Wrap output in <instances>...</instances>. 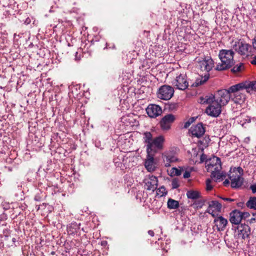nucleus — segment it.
<instances>
[{
  "mask_svg": "<svg viewBox=\"0 0 256 256\" xmlns=\"http://www.w3.org/2000/svg\"><path fill=\"white\" fill-rule=\"evenodd\" d=\"M255 84H251L250 80H245L230 86L232 101L240 105L244 104L246 98V94L250 95L254 92L253 90H256Z\"/></svg>",
  "mask_w": 256,
  "mask_h": 256,
  "instance_id": "nucleus-1",
  "label": "nucleus"
},
{
  "mask_svg": "<svg viewBox=\"0 0 256 256\" xmlns=\"http://www.w3.org/2000/svg\"><path fill=\"white\" fill-rule=\"evenodd\" d=\"M198 62L200 70L204 74V76H200L196 79L192 86L196 87L205 83L210 78L209 72L214 67V61L210 56H204L199 60Z\"/></svg>",
  "mask_w": 256,
  "mask_h": 256,
  "instance_id": "nucleus-2",
  "label": "nucleus"
},
{
  "mask_svg": "<svg viewBox=\"0 0 256 256\" xmlns=\"http://www.w3.org/2000/svg\"><path fill=\"white\" fill-rule=\"evenodd\" d=\"M234 52L232 50H220L218 58L221 62L216 65V70L222 71L232 68L234 64Z\"/></svg>",
  "mask_w": 256,
  "mask_h": 256,
  "instance_id": "nucleus-3",
  "label": "nucleus"
},
{
  "mask_svg": "<svg viewBox=\"0 0 256 256\" xmlns=\"http://www.w3.org/2000/svg\"><path fill=\"white\" fill-rule=\"evenodd\" d=\"M200 103L210 104L209 106L206 110V112L208 116L217 117L222 112L221 108L222 106L210 96H206L204 98H202Z\"/></svg>",
  "mask_w": 256,
  "mask_h": 256,
  "instance_id": "nucleus-4",
  "label": "nucleus"
},
{
  "mask_svg": "<svg viewBox=\"0 0 256 256\" xmlns=\"http://www.w3.org/2000/svg\"><path fill=\"white\" fill-rule=\"evenodd\" d=\"M244 170L240 167L234 168L233 171H230L228 178L230 180V186L233 188H239L243 184L244 178H242Z\"/></svg>",
  "mask_w": 256,
  "mask_h": 256,
  "instance_id": "nucleus-5",
  "label": "nucleus"
},
{
  "mask_svg": "<svg viewBox=\"0 0 256 256\" xmlns=\"http://www.w3.org/2000/svg\"><path fill=\"white\" fill-rule=\"evenodd\" d=\"M231 47L241 56H248L250 53L252 46L241 40H232Z\"/></svg>",
  "mask_w": 256,
  "mask_h": 256,
  "instance_id": "nucleus-6",
  "label": "nucleus"
},
{
  "mask_svg": "<svg viewBox=\"0 0 256 256\" xmlns=\"http://www.w3.org/2000/svg\"><path fill=\"white\" fill-rule=\"evenodd\" d=\"M212 98L220 105L226 106L231 100V92L230 90V88L226 90L223 89L218 91L214 96H210Z\"/></svg>",
  "mask_w": 256,
  "mask_h": 256,
  "instance_id": "nucleus-7",
  "label": "nucleus"
},
{
  "mask_svg": "<svg viewBox=\"0 0 256 256\" xmlns=\"http://www.w3.org/2000/svg\"><path fill=\"white\" fill-rule=\"evenodd\" d=\"M174 94V90L172 86L168 85H164L160 88L156 94L158 98L168 100L172 98Z\"/></svg>",
  "mask_w": 256,
  "mask_h": 256,
  "instance_id": "nucleus-8",
  "label": "nucleus"
},
{
  "mask_svg": "<svg viewBox=\"0 0 256 256\" xmlns=\"http://www.w3.org/2000/svg\"><path fill=\"white\" fill-rule=\"evenodd\" d=\"M250 234V228L246 224H240L237 226L235 232V237L238 240L248 238Z\"/></svg>",
  "mask_w": 256,
  "mask_h": 256,
  "instance_id": "nucleus-9",
  "label": "nucleus"
},
{
  "mask_svg": "<svg viewBox=\"0 0 256 256\" xmlns=\"http://www.w3.org/2000/svg\"><path fill=\"white\" fill-rule=\"evenodd\" d=\"M206 168L208 172H212V170H221L222 162L220 158L216 156H213L206 160Z\"/></svg>",
  "mask_w": 256,
  "mask_h": 256,
  "instance_id": "nucleus-10",
  "label": "nucleus"
},
{
  "mask_svg": "<svg viewBox=\"0 0 256 256\" xmlns=\"http://www.w3.org/2000/svg\"><path fill=\"white\" fill-rule=\"evenodd\" d=\"M176 120L175 116L172 114H167L162 118L159 122L160 128L163 131H168L170 128L172 124Z\"/></svg>",
  "mask_w": 256,
  "mask_h": 256,
  "instance_id": "nucleus-11",
  "label": "nucleus"
},
{
  "mask_svg": "<svg viewBox=\"0 0 256 256\" xmlns=\"http://www.w3.org/2000/svg\"><path fill=\"white\" fill-rule=\"evenodd\" d=\"M172 84L176 88L180 90H185L188 86V82L185 74H180L177 76L172 82Z\"/></svg>",
  "mask_w": 256,
  "mask_h": 256,
  "instance_id": "nucleus-12",
  "label": "nucleus"
},
{
  "mask_svg": "<svg viewBox=\"0 0 256 256\" xmlns=\"http://www.w3.org/2000/svg\"><path fill=\"white\" fill-rule=\"evenodd\" d=\"M164 142V138L162 136H159L154 138L152 144V147L150 150H149L147 154L153 153L155 154L158 150H162L163 148V144Z\"/></svg>",
  "mask_w": 256,
  "mask_h": 256,
  "instance_id": "nucleus-13",
  "label": "nucleus"
},
{
  "mask_svg": "<svg viewBox=\"0 0 256 256\" xmlns=\"http://www.w3.org/2000/svg\"><path fill=\"white\" fill-rule=\"evenodd\" d=\"M145 188L148 190L154 192L157 188L158 180L157 177L152 175H149L144 180Z\"/></svg>",
  "mask_w": 256,
  "mask_h": 256,
  "instance_id": "nucleus-14",
  "label": "nucleus"
},
{
  "mask_svg": "<svg viewBox=\"0 0 256 256\" xmlns=\"http://www.w3.org/2000/svg\"><path fill=\"white\" fill-rule=\"evenodd\" d=\"M146 112L148 116L156 118L162 114V109L158 105L150 104L146 108Z\"/></svg>",
  "mask_w": 256,
  "mask_h": 256,
  "instance_id": "nucleus-15",
  "label": "nucleus"
},
{
  "mask_svg": "<svg viewBox=\"0 0 256 256\" xmlns=\"http://www.w3.org/2000/svg\"><path fill=\"white\" fill-rule=\"evenodd\" d=\"M189 130L194 136L198 138L202 136L206 132L202 123H198L195 126H192Z\"/></svg>",
  "mask_w": 256,
  "mask_h": 256,
  "instance_id": "nucleus-16",
  "label": "nucleus"
},
{
  "mask_svg": "<svg viewBox=\"0 0 256 256\" xmlns=\"http://www.w3.org/2000/svg\"><path fill=\"white\" fill-rule=\"evenodd\" d=\"M154 154H147L146 158L145 160L144 166L146 169L150 172H153L156 170L155 162L154 156Z\"/></svg>",
  "mask_w": 256,
  "mask_h": 256,
  "instance_id": "nucleus-17",
  "label": "nucleus"
},
{
  "mask_svg": "<svg viewBox=\"0 0 256 256\" xmlns=\"http://www.w3.org/2000/svg\"><path fill=\"white\" fill-rule=\"evenodd\" d=\"M214 224L218 231L224 230L228 224V220L222 216H218L214 220Z\"/></svg>",
  "mask_w": 256,
  "mask_h": 256,
  "instance_id": "nucleus-18",
  "label": "nucleus"
},
{
  "mask_svg": "<svg viewBox=\"0 0 256 256\" xmlns=\"http://www.w3.org/2000/svg\"><path fill=\"white\" fill-rule=\"evenodd\" d=\"M164 165L166 167L170 166V164L176 162L178 158L172 152H166L162 156Z\"/></svg>",
  "mask_w": 256,
  "mask_h": 256,
  "instance_id": "nucleus-19",
  "label": "nucleus"
},
{
  "mask_svg": "<svg viewBox=\"0 0 256 256\" xmlns=\"http://www.w3.org/2000/svg\"><path fill=\"white\" fill-rule=\"evenodd\" d=\"M241 212L238 210H234L230 213V220L231 223L235 224H240V223L242 220Z\"/></svg>",
  "mask_w": 256,
  "mask_h": 256,
  "instance_id": "nucleus-20",
  "label": "nucleus"
},
{
  "mask_svg": "<svg viewBox=\"0 0 256 256\" xmlns=\"http://www.w3.org/2000/svg\"><path fill=\"white\" fill-rule=\"evenodd\" d=\"M222 206V202H219L216 200H212L209 202L208 207L206 212L211 214L213 216H214V215L212 214L213 210L211 211V208H214L216 212H220Z\"/></svg>",
  "mask_w": 256,
  "mask_h": 256,
  "instance_id": "nucleus-21",
  "label": "nucleus"
},
{
  "mask_svg": "<svg viewBox=\"0 0 256 256\" xmlns=\"http://www.w3.org/2000/svg\"><path fill=\"white\" fill-rule=\"evenodd\" d=\"M210 176L212 178H215V180L217 182L224 180L226 178V173L224 172H220V170H212V171L211 172Z\"/></svg>",
  "mask_w": 256,
  "mask_h": 256,
  "instance_id": "nucleus-22",
  "label": "nucleus"
},
{
  "mask_svg": "<svg viewBox=\"0 0 256 256\" xmlns=\"http://www.w3.org/2000/svg\"><path fill=\"white\" fill-rule=\"evenodd\" d=\"M152 136L150 132H144V142L146 143V152H148L149 150H150L152 147Z\"/></svg>",
  "mask_w": 256,
  "mask_h": 256,
  "instance_id": "nucleus-23",
  "label": "nucleus"
},
{
  "mask_svg": "<svg viewBox=\"0 0 256 256\" xmlns=\"http://www.w3.org/2000/svg\"><path fill=\"white\" fill-rule=\"evenodd\" d=\"M186 196L188 198L192 200H196L201 196L200 192L194 190H188L186 192Z\"/></svg>",
  "mask_w": 256,
  "mask_h": 256,
  "instance_id": "nucleus-24",
  "label": "nucleus"
},
{
  "mask_svg": "<svg viewBox=\"0 0 256 256\" xmlns=\"http://www.w3.org/2000/svg\"><path fill=\"white\" fill-rule=\"evenodd\" d=\"M168 208L170 209H176L179 206L178 201L169 198L167 202Z\"/></svg>",
  "mask_w": 256,
  "mask_h": 256,
  "instance_id": "nucleus-25",
  "label": "nucleus"
},
{
  "mask_svg": "<svg viewBox=\"0 0 256 256\" xmlns=\"http://www.w3.org/2000/svg\"><path fill=\"white\" fill-rule=\"evenodd\" d=\"M246 206L250 208L256 210V197H250L246 202Z\"/></svg>",
  "mask_w": 256,
  "mask_h": 256,
  "instance_id": "nucleus-26",
  "label": "nucleus"
},
{
  "mask_svg": "<svg viewBox=\"0 0 256 256\" xmlns=\"http://www.w3.org/2000/svg\"><path fill=\"white\" fill-rule=\"evenodd\" d=\"M244 68V66L242 63H239L234 66L232 69L231 72L233 73H236L241 72Z\"/></svg>",
  "mask_w": 256,
  "mask_h": 256,
  "instance_id": "nucleus-27",
  "label": "nucleus"
},
{
  "mask_svg": "<svg viewBox=\"0 0 256 256\" xmlns=\"http://www.w3.org/2000/svg\"><path fill=\"white\" fill-rule=\"evenodd\" d=\"M156 193L159 197H162L167 194V191L164 186H162L156 190Z\"/></svg>",
  "mask_w": 256,
  "mask_h": 256,
  "instance_id": "nucleus-28",
  "label": "nucleus"
},
{
  "mask_svg": "<svg viewBox=\"0 0 256 256\" xmlns=\"http://www.w3.org/2000/svg\"><path fill=\"white\" fill-rule=\"evenodd\" d=\"M219 198L222 200L224 202H226V204L222 203V205L224 207L228 206V204L234 202L235 200L234 199H232L231 198H225L222 196H218Z\"/></svg>",
  "mask_w": 256,
  "mask_h": 256,
  "instance_id": "nucleus-29",
  "label": "nucleus"
},
{
  "mask_svg": "<svg viewBox=\"0 0 256 256\" xmlns=\"http://www.w3.org/2000/svg\"><path fill=\"white\" fill-rule=\"evenodd\" d=\"M172 189H176L180 186L179 181L178 178H174L172 181Z\"/></svg>",
  "mask_w": 256,
  "mask_h": 256,
  "instance_id": "nucleus-30",
  "label": "nucleus"
},
{
  "mask_svg": "<svg viewBox=\"0 0 256 256\" xmlns=\"http://www.w3.org/2000/svg\"><path fill=\"white\" fill-rule=\"evenodd\" d=\"M212 180L210 178L206 180V190L207 191H210L212 189V186L211 184Z\"/></svg>",
  "mask_w": 256,
  "mask_h": 256,
  "instance_id": "nucleus-31",
  "label": "nucleus"
},
{
  "mask_svg": "<svg viewBox=\"0 0 256 256\" xmlns=\"http://www.w3.org/2000/svg\"><path fill=\"white\" fill-rule=\"evenodd\" d=\"M206 200H200L198 201H197L195 204L197 205V208H202L204 204V203L206 202Z\"/></svg>",
  "mask_w": 256,
  "mask_h": 256,
  "instance_id": "nucleus-32",
  "label": "nucleus"
},
{
  "mask_svg": "<svg viewBox=\"0 0 256 256\" xmlns=\"http://www.w3.org/2000/svg\"><path fill=\"white\" fill-rule=\"evenodd\" d=\"M78 228V226L76 224H72L69 227L70 231L72 233H74L76 232V229Z\"/></svg>",
  "mask_w": 256,
  "mask_h": 256,
  "instance_id": "nucleus-33",
  "label": "nucleus"
},
{
  "mask_svg": "<svg viewBox=\"0 0 256 256\" xmlns=\"http://www.w3.org/2000/svg\"><path fill=\"white\" fill-rule=\"evenodd\" d=\"M250 190H252L253 194L256 193V184H252L250 186Z\"/></svg>",
  "mask_w": 256,
  "mask_h": 256,
  "instance_id": "nucleus-34",
  "label": "nucleus"
},
{
  "mask_svg": "<svg viewBox=\"0 0 256 256\" xmlns=\"http://www.w3.org/2000/svg\"><path fill=\"white\" fill-rule=\"evenodd\" d=\"M241 214L242 215V220L243 218H246L250 216V214L248 212H241Z\"/></svg>",
  "mask_w": 256,
  "mask_h": 256,
  "instance_id": "nucleus-35",
  "label": "nucleus"
},
{
  "mask_svg": "<svg viewBox=\"0 0 256 256\" xmlns=\"http://www.w3.org/2000/svg\"><path fill=\"white\" fill-rule=\"evenodd\" d=\"M192 124V122L189 120H188L186 122H184V128H186L189 127Z\"/></svg>",
  "mask_w": 256,
  "mask_h": 256,
  "instance_id": "nucleus-36",
  "label": "nucleus"
},
{
  "mask_svg": "<svg viewBox=\"0 0 256 256\" xmlns=\"http://www.w3.org/2000/svg\"><path fill=\"white\" fill-rule=\"evenodd\" d=\"M206 155L202 154L201 156H200V162H204V161H206L207 160H206Z\"/></svg>",
  "mask_w": 256,
  "mask_h": 256,
  "instance_id": "nucleus-37",
  "label": "nucleus"
},
{
  "mask_svg": "<svg viewBox=\"0 0 256 256\" xmlns=\"http://www.w3.org/2000/svg\"><path fill=\"white\" fill-rule=\"evenodd\" d=\"M6 218H7V216L4 213H3L2 214L0 215V220H6Z\"/></svg>",
  "mask_w": 256,
  "mask_h": 256,
  "instance_id": "nucleus-38",
  "label": "nucleus"
},
{
  "mask_svg": "<svg viewBox=\"0 0 256 256\" xmlns=\"http://www.w3.org/2000/svg\"><path fill=\"white\" fill-rule=\"evenodd\" d=\"M190 172L188 171H186L183 174V176L184 178H188L189 177H190Z\"/></svg>",
  "mask_w": 256,
  "mask_h": 256,
  "instance_id": "nucleus-39",
  "label": "nucleus"
},
{
  "mask_svg": "<svg viewBox=\"0 0 256 256\" xmlns=\"http://www.w3.org/2000/svg\"><path fill=\"white\" fill-rule=\"evenodd\" d=\"M223 184L225 186H228L230 184L229 180L226 179L223 182Z\"/></svg>",
  "mask_w": 256,
  "mask_h": 256,
  "instance_id": "nucleus-40",
  "label": "nucleus"
},
{
  "mask_svg": "<svg viewBox=\"0 0 256 256\" xmlns=\"http://www.w3.org/2000/svg\"><path fill=\"white\" fill-rule=\"evenodd\" d=\"M75 59L76 60H79L80 59V55L78 54V52H76L75 54Z\"/></svg>",
  "mask_w": 256,
  "mask_h": 256,
  "instance_id": "nucleus-41",
  "label": "nucleus"
},
{
  "mask_svg": "<svg viewBox=\"0 0 256 256\" xmlns=\"http://www.w3.org/2000/svg\"><path fill=\"white\" fill-rule=\"evenodd\" d=\"M175 171V174L176 175V176H180V172L176 168H172Z\"/></svg>",
  "mask_w": 256,
  "mask_h": 256,
  "instance_id": "nucleus-42",
  "label": "nucleus"
},
{
  "mask_svg": "<svg viewBox=\"0 0 256 256\" xmlns=\"http://www.w3.org/2000/svg\"><path fill=\"white\" fill-rule=\"evenodd\" d=\"M252 46L256 50V36L254 37L253 40Z\"/></svg>",
  "mask_w": 256,
  "mask_h": 256,
  "instance_id": "nucleus-43",
  "label": "nucleus"
},
{
  "mask_svg": "<svg viewBox=\"0 0 256 256\" xmlns=\"http://www.w3.org/2000/svg\"><path fill=\"white\" fill-rule=\"evenodd\" d=\"M30 22H31L30 19V18H28L24 21V24H30Z\"/></svg>",
  "mask_w": 256,
  "mask_h": 256,
  "instance_id": "nucleus-44",
  "label": "nucleus"
},
{
  "mask_svg": "<svg viewBox=\"0 0 256 256\" xmlns=\"http://www.w3.org/2000/svg\"><path fill=\"white\" fill-rule=\"evenodd\" d=\"M148 234H150V236H154V232L153 230H149L148 231Z\"/></svg>",
  "mask_w": 256,
  "mask_h": 256,
  "instance_id": "nucleus-45",
  "label": "nucleus"
},
{
  "mask_svg": "<svg viewBox=\"0 0 256 256\" xmlns=\"http://www.w3.org/2000/svg\"><path fill=\"white\" fill-rule=\"evenodd\" d=\"M251 63L252 64L256 65V56L254 57L253 60H252Z\"/></svg>",
  "mask_w": 256,
  "mask_h": 256,
  "instance_id": "nucleus-46",
  "label": "nucleus"
},
{
  "mask_svg": "<svg viewBox=\"0 0 256 256\" xmlns=\"http://www.w3.org/2000/svg\"><path fill=\"white\" fill-rule=\"evenodd\" d=\"M245 120L248 123L250 122H251V119L249 116H246V118Z\"/></svg>",
  "mask_w": 256,
  "mask_h": 256,
  "instance_id": "nucleus-47",
  "label": "nucleus"
},
{
  "mask_svg": "<svg viewBox=\"0 0 256 256\" xmlns=\"http://www.w3.org/2000/svg\"><path fill=\"white\" fill-rule=\"evenodd\" d=\"M237 205H238V207H243V206H244V202H238V203Z\"/></svg>",
  "mask_w": 256,
  "mask_h": 256,
  "instance_id": "nucleus-48",
  "label": "nucleus"
},
{
  "mask_svg": "<svg viewBox=\"0 0 256 256\" xmlns=\"http://www.w3.org/2000/svg\"><path fill=\"white\" fill-rule=\"evenodd\" d=\"M150 31H148V30H144V34H146V36H148L149 35V34H150Z\"/></svg>",
  "mask_w": 256,
  "mask_h": 256,
  "instance_id": "nucleus-49",
  "label": "nucleus"
},
{
  "mask_svg": "<svg viewBox=\"0 0 256 256\" xmlns=\"http://www.w3.org/2000/svg\"><path fill=\"white\" fill-rule=\"evenodd\" d=\"M195 118L194 117L190 118L188 120L192 123L195 120Z\"/></svg>",
  "mask_w": 256,
  "mask_h": 256,
  "instance_id": "nucleus-50",
  "label": "nucleus"
},
{
  "mask_svg": "<svg viewBox=\"0 0 256 256\" xmlns=\"http://www.w3.org/2000/svg\"><path fill=\"white\" fill-rule=\"evenodd\" d=\"M250 140V138L249 137H247V138H245L244 142H248Z\"/></svg>",
  "mask_w": 256,
  "mask_h": 256,
  "instance_id": "nucleus-51",
  "label": "nucleus"
},
{
  "mask_svg": "<svg viewBox=\"0 0 256 256\" xmlns=\"http://www.w3.org/2000/svg\"><path fill=\"white\" fill-rule=\"evenodd\" d=\"M250 82L252 83V84H256L255 85H256V80H252V81H250ZM253 92H256V90H253Z\"/></svg>",
  "mask_w": 256,
  "mask_h": 256,
  "instance_id": "nucleus-52",
  "label": "nucleus"
},
{
  "mask_svg": "<svg viewBox=\"0 0 256 256\" xmlns=\"http://www.w3.org/2000/svg\"><path fill=\"white\" fill-rule=\"evenodd\" d=\"M252 220H255V218H252L250 219V222H252Z\"/></svg>",
  "mask_w": 256,
  "mask_h": 256,
  "instance_id": "nucleus-53",
  "label": "nucleus"
},
{
  "mask_svg": "<svg viewBox=\"0 0 256 256\" xmlns=\"http://www.w3.org/2000/svg\"><path fill=\"white\" fill-rule=\"evenodd\" d=\"M8 170H10V171L12 170V168H8Z\"/></svg>",
  "mask_w": 256,
  "mask_h": 256,
  "instance_id": "nucleus-54",
  "label": "nucleus"
},
{
  "mask_svg": "<svg viewBox=\"0 0 256 256\" xmlns=\"http://www.w3.org/2000/svg\"><path fill=\"white\" fill-rule=\"evenodd\" d=\"M12 242H16V238H12Z\"/></svg>",
  "mask_w": 256,
  "mask_h": 256,
  "instance_id": "nucleus-55",
  "label": "nucleus"
},
{
  "mask_svg": "<svg viewBox=\"0 0 256 256\" xmlns=\"http://www.w3.org/2000/svg\"><path fill=\"white\" fill-rule=\"evenodd\" d=\"M253 216H256V212L253 214Z\"/></svg>",
  "mask_w": 256,
  "mask_h": 256,
  "instance_id": "nucleus-56",
  "label": "nucleus"
},
{
  "mask_svg": "<svg viewBox=\"0 0 256 256\" xmlns=\"http://www.w3.org/2000/svg\"><path fill=\"white\" fill-rule=\"evenodd\" d=\"M122 119H125V120H127V118L126 117H124L122 118Z\"/></svg>",
  "mask_w": 256,
  "mask_h": 256,
  "instance_id": "nucleus-57",
  "label": "nucleus"
},
{
  "mask_svg": "<svg viewBox=\"0 0 256 256\" xmlns=\"http://www.w3.org/2000/svg\"><path fill=\"white\" fill-rule=\"evenodd\" d=\"M34 200H38V198H36V197H35Z\"/></svg>",
  "mask_w": 256,
  "mask_h": 256,
  "instance_id": "nucleus-58",
  "label": "nucleus"
},
{
  "mask_svg": "<svg viewBox=\"0 0 256 256\" xmlns=\"http://www.w3.org/2000/svg\"><path fill=\"white\" fill-rule=\"evenodd\" d=\"M34 200H38V198H36V197H35Z\"/></svg>",
  "mask_w": 256,
  "mask_h": 256,
  "instance_id": "nucleus-59",
  "label": "nucleus"
},
{
  "mask_svg": "<svg viewBox=\"0 0 256 256\" xmlns=\"http://www.w3.org/2000/svg\"><path fill=\"white\" fill-rule=\"evenodd\" d=\"M202 0H201V1H200V4H202Z\"/></svg>",
  "mask_w": 256,
  "mask_h": 256,
  "instance_id": "nucleus-60",
  "label": "nucleus"
},
{
  "mask_svg": "<svg viewBox=\"0 0 256 256\" xmlns=\"http://www.w3.org/2000/svg\"><path fill=\"white\" fill-rule=\"evenodd\" d=\"M255 0V2H256V0Z\"/></svg>",
  "mask_w": 256,
  "mask_h": 256,
  "instance_id": "nucleus-61",
  "label": "nucleus"
}]
</instances>
